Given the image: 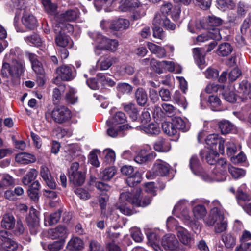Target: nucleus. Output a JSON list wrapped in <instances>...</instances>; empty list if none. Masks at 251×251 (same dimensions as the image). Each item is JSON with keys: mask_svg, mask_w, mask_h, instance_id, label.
Wrapping results in <instances>:
<instances>
[{"mask_svg": "<svg viewBox=\"0 0 251 251\" xmlns=\"http://www.w3.org/2000/svg\"><path fill=\"white\" fill-rule=\"evenodd\" d=\"M129 191L121 193L118 202L115 206L123 214L130 215L133 213L131 208L128 206L127 202L131 203L135 206L145 207L150 204L151 199L148 196L141 195L140 188H135Z\"/></svg>", "mask_w": 251, "mask_h": 251, "instance_id": "1", "label": "nucleus"}, {"mask_svg": "<svg viewBox=\"0 0 251 251\" xmlns=\"http://www.w3.org/2000/svg\"><path fill=\"white\" fill-rule=\"evenodd\" d=\"M45 117L49 122L54 121L58 124H62L71 118V112L67 107L58 105L52 110H48L45 113Z\"/></svg>", "mask_w": 251, "mask_h": 251, "instance_id": "2", "label": "nucleus"}, {"mask_svg": "<svg viewBox=\"0 0 251 251\" xmlns=\"http://www.w3.org/2000/svg\"><path fill=\"white\" fill-rule=\"evenodd\" d=\"M205 222L208 226L215 224V231L217 233L225 231L227 226V223L225 220L223 212L217 207L213 208L211 210L210 215Z\"/></svg>", "mask_w": 251, "mask_h": 251, "instance_id": "3", "label": "nucleus"}, {"mask_svg": "<svg viewBox=\"0 0 251 251\" xmlns=\"http://www.w3.org/2000/svg\"><path fill=\"white\" fill-rule=\"evenodd\" d=\"M239 92L242 93L243 98L238 97L232 91H225L223 93L224 99L227 101L233 103L238 100L244 101V99H251V84L246 80H243L239 84Z\"/></svg>", "mask_w": 251, "mask_h": 251, "instance_id": "4", "label": "nucleus"}, {"mask_svg": "<svg viewBox=\"0 0 251 251\" xmlns=\"http://www.w3.org/2000/svg\"><path fill=\"white\" fill-rule=\"evenodd\" d=\"M25 67V62L22 60H14L11 64L3 63L1 74L3 77H7L10 75L13 78H19L24 73Z\"/></svg>", "mask_w": 251, "mask_h": 251, "instance_id": "5", "label": "nucleus"}, {"mask_svg": "<svg viewBox=\"0 0 251 251\" xmlns=\"http://www.w3.org/2000/svg\"><path fill=\"white\" fill-rule=\"evenodd\" d=\"M91 37L98 44L95 50V52L97 55H100V49L115 51L118 46V42L116 40L107 38L99 32L92 33Z\"/></svg>", "mask_w": 251, "mask_h": 251, "instance_id": "6", "label": "nucleus"}, {"mask_svg": "<svg viewBox=\"0 0 251 251\" xmlns=\"http://www.w3.org/2000/svg\"><path fill=\"white\" fill-rule=\"evenodd\" d=\"M162 245L166 250L185 251L184 248L179 244L176 236L172 234H167L163 237Z\"/></svg>", "mask_w": 251, "mask_h": 251, "instance_id": "7", "label": "nucleus"}, {"mask_svg": "<svg viewBox=\"0 0 251 251\" xmlns=\"http://www.w3.org/2000/svg\"><path fill=\"white\" fill-rule=\"evenodd\" d=\"M104 24L109 25V29L114 31H123L128 29L130 25L129 21L126 19L119 18L118 19L107 21H101L100 26L102 28H106L103 26Z\"/></svg>", "mask_w": 251, "mask_h": 251, "instance_id": "8", "label": "nucleus"}, {"mask_svg": "<svg viewBox=\"0 0 251 251\" xmlns=\"http://www.w3.org/2000/svg\"><path fill=\"white\" fill-rule=\"evenodd\" d=\"M0 239L1 246L6 251H15L19 248L18 244L12 239V234L6 230L0 231Z\"/></svg>", "mask_w": 251, "mask_h": 251, "instance_id": "9", "label": "nucleus"}, {"mask_svg": "<svg viewBox=\"0 0 251 251\" xmlns=\"http://www.w3.org/2000/svg\"><path fill=\"white\" fill-rule=\"evenodd\" d=\"M225 141L221 138L219 135L213 134L209 135L205 139L206 144L210 148L211 151H216V146L218 144L219 151L220 153H224V145Z\"/></svg>", "mask_w": 251, "mask_h": 251, "instance_id": "10", "label": "nucleus"}, {"mask_svg": "<svg viewBox=\"0 0 251 251\" xmlns=\"http://www.w3.org/2000/svg\"><path fill=\"white\" fill-rule=\"evenodd\" d=\"M68 230L64 226L59 225L56 227L48 230V235L51 239H59V241L64 242L65 239L68 235Z\"/></svg>", "mask_w": 251, "mask_h": 251, "instance_id": "11", "label": "nucleus"}, {"mask_svg": "<svg viewBox=\"0 0 251 251\" xmlns=\"http://www.w3.org/2000/svg\"><path fill=\"white\" fill-rule=\"evenodd\" d=\"M79 11L77 8L68 9L56 17V21L58 23L73 22L79 16Z\"/></svg>", "mask_w": 251, "mask_h": 251, "instance_id": "12", "label": "nucleus"}, {"mask_svg": "<svg viewBox=\"0 0 251 251\" xmlns=\"http://www.w3.org/2000/svg\"><path fill=\"white\" fill-rule=\"evenodd\" d=\"M107 2V5L118 3L119 4V9L123 12L129 10L131 8H135L138 6V0H103Z\"/></svg>", "mask_w": 251, "mask_h": 251, "instance_id": "13", "label": "nucleus"}, {"mask_svg": "<svg viewBox=\"0 0 251 251\" xmlns=\"http://www.w3.org/2000/svg\"><path fill=\"white\" fill-rule=\"evenodd\" d=\"M216 165V175L217 176L215 178L217 181H223L226 179V170L227 168L226 161L225 158H221L215 163Z\"/></svg>", "mask_w": 251, "mask_h": 251, "instance_id": "14", "label": "nucleus"}, {"mask_svg": "<svg viewBox=\"0 0 251 251\" xmlns=\"http://www.w3.org/2000/svg\"><path fill=\"white\" fill-rule=\"evenodd\" d=\"M74 68L72 66L63 65L56 70V72L62 80L69 81L75 77Z\"/></svg>", "mask_w": 251, "mask_h": 251, "instance_id": "15", "label": "nucleus"}, {"mask_svg": "<svg viewBox=\"0 0 251 251\" xmlns=\"http://www.w3.org/2000/svg\"><path fill=\"white\" fill-rule=\"evenodd\" d=\"M156 156V153L152 151L147 153V150L142 149L138 153L137 155L134 157L135 162L139 164H144L148 161L153 159Z\"/></svg>", "mask_w": 251, "mask_h": 251, "instance_id": "16", "label": "nucleus"}, {"mask_svg": "<svg viewBox=\"0 0 251 251\" xmlns=\"http://www.w3.org/2000/svg\"><path fill=\"white\" fill-rule=\"evenodd\" d=\"M153 173L157 175L165 176L169 174L170 166L166 162L157 160L153 167Z\"/></svg>", "mask_w": 251, "mask_h": 251, "instance_id": "17", "label": "nucleus"}, {"mask_svg": "<svg viewBox=\"0 0 251 251\" xmlns=\"http://www.w3.org/2000/svg\"><path fill=\"white\" fill-rule=\"evenodd\" d=\"M15 159L16 162L24 165L33 163L36 161V157L34 155L25 152L17 154Z\"/></svg>", "mask_w": 251, "mask_h": 251, "instance_id": "18", "label": "nucleus"}, {"mask_svg": "<svg viewBox=\"0 0 251 251\" xmlns=\"http://www.w3.org/2000/svg\"><path fill=\"white\" fill-rule=\"evenodd\" d=\"M26 55L30 60L33 71L37 74L43 75L44 70L42 63L38 59V57L34 53L26 52Z\"/></svg>", "mask_w": 251, "mask_h": 251, "instance_id": "19", "label": "nucleus"}, {"mask_svg": "<svg viewBox=\"0 0 251 251\" xmlns=\"http://www.w3.org/2000/svg\"><path fill=\"white\" fill-rule=\"evenodd\" d=\"M222 37L220 34L219 29L214 30V32L208 31L199 35L197 38L198 42H204L212 39L214 40H220Z\"/></svg>", "mask_w": 251, "mask_h": 251, "instance_id": "20", "label": "nucleus"}, {"mask_svg": "<svg viewBox=\"0 0 251 251\" xmlns=\"http://www.w3.org/2000/svg\"><path fill=\"white\" fill-rule=\"evenodd\" d=\"M177 235L180 241L184 245H190L193 242L192 238L187 230L182 226L177 227Z\"/></svg>", "mask_w": 251, "mask_h": 251, "instance_id": "21", "label": "nucleus"}, {"mask_svg": "<svg viewBox=\"0 0 251 251\" xmlns=\"http://www.w3.org/2000/svg\"><path fill=\"white\" fill-rule=\"evenodd\" d=\"M55 43L57 46L62 48L68 47L71 48L73 44V41L70 37L62 32H58V34L56 36Z\"/></svg>", "mask_w": 251, "mask_h": 251, "instance_id": "22", "label": "nucleus"}, {"mask_svg": "<svg viewBox=\"0 0 251 251\" xmlns=\"http://www.w3.org/2000/svg\"><path fill=\"white\" fill-rule=\"evenodd\" d=\"M193 56L198 66L201 69L205 66V53L201 48H196L193 49Z\"/></svg>", "mask_w": 251, "mask_h": 251, "instance_id": "23", "label": "nucleus"}, {"mask_svg": "<svg viewBox=\"0 0 251 251\" xmlns=\"http://www.w3.org/2000/svg\"><path fill=\"white\" fill-rule=\"evenodd\" d=\"M22 22L27 28L33 29L37 26V21L32 15L25 13L22 17Z\"/></svg>", "mask_w": 251, "mask_h": 251, "instance_id": "24", "label": "nucleus"}, {"mask_svg": "<svg viewBox=\"0 0 251 251\" xmlns=\"http://www.w3.org/2000/svg\"><path fill=\"white\" fill-rule=\"evenodd\" d=\"M171 148L170 142L162 138L158 139L154 144V150L159 152H168Z\"/></svg>", "mask_w": 251, "mask_h": 251, "instance_id": "25", "label": "nucleus"}, {"mask_svg": "<svg viewBox=\"0 0 251 251\" xmlns=\"http://www.w3.org/2000/svg\"><path fill=\"white\" fill-rule=\"evenodd\" d=\"M138 129L143 130L146 133L151 135H157L160 133L159 125L156 123H151L147 126H139Z\"/></svg>", "mask_w": 251, "mask_h": 251, "instance_id": "26", "label": "nucleus"}, {"mask_svg": "<svg viewBox=\"0 0 251 251\" xmlns=\"http://www.w3.org/2000/svg\"><path fill=\"white\" fill-rule=\"evenodd\" d=\"M240 246L245 249V251H251V233L247 231H243L240 238Z\"/></svg>", "mask_w": 251, "mask_h": 251, "instance_id": "27", "label": "nucleus"}, {"mask_svg": "<svg viewBox=\"0 0 251 251\" xmlns=\"http://www.w3.org/2000/svg\"><path fill=\"white\" fill-rule=\"evenodd\" d=\"M116 59L111 57H101L97 62V66L101 70H106L116 62Z\"/></svg>", "mask_w": 251, "mask_h": 251, "instance_id": "28", "label": "nucleus"}, {"mask_svg": "<svg viewBox=\"0 0 251 251\" xmlns=\"http://www.w3.org/2000/svg\"><path fill=\"white\" fill-rule=\"evenodd\" d=\"M226 154L231 157L241 148L240 145L237 146L235 139H231L229 141H227L226 143Z\"/></svg>", "mask_w": 251, "mask_h": 251, "instance_id": "29", "label": "nucleus"}, {"mask_svg": "<svg viewBox=\"0 0 251 251\" xmlns=\"http://www.w3.org/2000/svg\"><path fill=\"white\" fill-rule=\"evenodd\" d=\"M233 48L228 43H224L219 45L217 50V54L219 56L225 57L229 55L232 52Z\"/></svg>", "mask_w": 251, "mask_h": 251, "instance_id": "30", "label": "nucleus"}, {"mask_svg": "<svg viewBox=\"0 0 251 251\" xmlns=\"http://www.w3.org/2000/svg\"><path fill=\"white\" fill-rule=\"evenodd\" d=\"M222 23L223 20L221 18L213 15L210 16L208 17L207 28L209 30H212V32H214V30L218 29L215 27L221 25Z\"/></svg>", "mask_w": 251, "mask_h": 251, "instance_id": "31", "label": "nucleus"}, {"mask_svg": "<svg viewBox=\"0 0 251 251\" xmlns=\"http://www.w3.org/2000/svg\"><path fill=\"white\" fill-rule=\"evenodd\" d=\"M53 27L56 33L57 32H62L67 31L68 33H72L73 31V26L70 24H63L59 23L54 24Z\"/></svg>", "mask_w": 251, "mask_h": 251, "instance_id": "32", "label": "nucleus"}, {"mask_svg": "<svg viewBox=\"0 0 251 251\" xmlns=\"http://www.w3.org/2000/svg\"><path fill=\"white\" fill-rule=\"evenodd\" d=\"M83 247V242L78 237L72 238L67 244V248L70 250H80Z\"/></svg>", "mask_w": 251, "mask_h": 251, "instance_id": "33", "label": "nucleus"}, {"mask_svg": "<svg viewBox=\"0 0 251 251\" xmlns=\"http://www.w3.org/2000/svg\"><path fill=\"white\" fill-rule=\"evenodd\" d=\"M135 98L137 103L140 106L144 105L148 100L147 93L143 88H138L135 92Z\"/></svg>", "mask_w": 251, "mask_h": 251, "instance_id": "34", "label": "nucleus"}, {"mask_svg": "<svg viewBox=\"0 0 251 251\" xmlns=\"http://www.w3.org/2000/svg\"><path fill=\"white\" fill-rule=\"evenodd\" d=\"M193 213L195 219H203L207 214V211L203 205L198 204L193 208Z\"/></svg>", "mask_w": 251, "mask_h": 251, "instance_id": "35", "label": "nucleus"}, {"mask_svg": "<svg viewBox=\"0 0 251 251\" xmlns=\"http://www.w3.org/2000/svg\"><path fill=\"white\" fill-rule=\"evenodd\" d=\"M162 128L163 132L169 136L177 134V131L173 123L164 122L162 124Z\"/></svg>", "mask_w": 251, "mask_h": 251, "instance_id": "36", "label": "nucleus"}, {"mask_svg": "<svg viewBox=\"0 0 251 251\" xmlns=\"http://www.w3.org/2000/svg\"><path fill=\"white\" fill-rule=\"evenodd\" d=\"M61 211L59 210L58 211L51 214L50 215L45 217V222L46 225L51 226L56 224L59 221L61 217Z\"/></svg>", "mask_w": 251, "mask_h": 251, "instance_id": "37", "label": "nucleus"}, {"mask_svg": "<svg viewBox=\"0 0 251 251\" xmlns=\"http://www.w3.org/2000/svg\"><path fill=\"white\" fill-rule=\"evenodd\" d=\"M123 106L125 111L129 114L132 121L136 120L138 117V111L135 105L132 103H128L123 104Z\"/></svg>", "mask_w": 251, "mask_h": 251, "instance_id": "38", "label": "nucleus"}, {"mask_svg": "<svg viewBox=\"0 0 251 251\" xmlns=\"http://www.w3.org/2000/svg\"><path fill=\"white\" fill-rule=\"evenodd\" d=\"M38 175V171L34 168H32L27 173L26 175L23 177L22 182L25 185H28L33 181Z\"/></svg>", "mask_w": 251, "mask_h": 251, "instance_id": "39", "label": "nucleus"}, {"mask_svg": "<svg viewBox=\"0 0 251 251\" xmlns=\"http://www.w3.org/2000/svg\"><path fill=\"white\" fill-rule=\"evenodd\" d=\"M14 218L9 214L4 215L2 220L1 222V226L2 227L10 229L13 228L14 226Z\"/></svg>", "mask_w": 251, "mask_h": 251, "instance_id": "40", "label": "nucleus"}, {"mask_svg": "<svg viewBox=\"0 0 251 251\" xmlns=\"http://www.w3.org/2000/svg\"><path fill=\"white\" fill-rule=\"evenodd\" d=\"M136 8L133 13L132 18L134 20H137L143 17L146 15V12L147 9L146 5H141L138 2V6H136Z\"/></svg>", "mask_w": 251, "mask_h": 251, "instance_id": "41", "label": "nucleus"}, {"mask_svg": "<svg viewBox=\"0 0 251 251\" xmlns=\"http://www.w3.org/2000/svg\"><path fill=\"white\" fill-rule=\"evenodd\" d=\"M218 8L221 10L225 11L227 9H233L235 3L233 0H217Z\"/></svg>", "mask_w": 251, "mask_h": 251, "instance_id": "42", "label": "nucleus"}, {"mask_svg": "<svg viewBox=\"0 0 251 251\" xmlns=\"http://www.w3.org/2000/svg\"><path fill=\"white\" fill-rule=\"evenodd\" d=\"M222 239L227 248H233L235 245L236 238L230 233L223 234Z\"/></svg>", "mask_w": 251, "mask_h": 251, "instance_id": "43", "label": "nucleus"}, {"mask_svg": "<svg viewBox=\"0 0 251 251\" xmlns=\"http://www.w3.org/2000/svg\"><path fill=\"white\" fill-rule=\"evenodd\" d=\"M141 181V176L140 173L136 172L126 179L127 184L131 187L136 186Z\"/></svg>", "mask_w": 251, "mask_h": 251, "instance_id": "44", "label": "nucleus"}, {"mask_svg": "<svg viewBox=\"0 0 251 251\" xmlns=\"http://www.w3.org/2000/svg\"><path fill=\"white\" fill-rule=\"evenodd\" d=\"M111 123L113 125L122 124L126 121V117L124 113L119 111L117 112L112 117L111 121L109 120Z\"/></svg>", "mask_w": 251, "mask_h": 251, "instance_id": "45", "label": "nucleus"}, {"mask_svg": "<svg viewBox=\"0 0 251 251\" xmlns=\"http://www.w3.org/2000/svg\"><path fill=\"white\" fill-rule=\"evenodd\" d=\"M74 179H72L71 177H69V179L74 185L80 186L84 182L85 179V174L82 171L74 175Z\"/></svg>", "mask_w": 251, "mask_h": 251, "instance_id": "46", "label": "nucleus"}, {"mask_svg": "<svg viewBox=\"0 0 251 251\" xmlns=\"http://www.w3.org/2000/svg\"><path fill=\"white\" fill-rule=\"evenodd\" d=\"M173 123L177 131V129L182 130L183 131H186L188 130L185 121L180 117L175 118Z\"/></svg>", "mask_w": 251, "mask_h": 251, "instance_id": "47", "label": "nucleus"}, {"mask_svg": "<svg viewBox=\"0 0 251 251\" xmlns=\"http://www.w3.org/2000/svg\"><path fill=\"white\" fill-rule=\"evenodd\" d=\"M25 40L30 46H39L41 44V39L39 36L37 34L26 37Z\"/></svg>", "mask_w": 251, "mask_h": 251, "instance_id": "48", "label": "nucleus"}, {"mask_svg": "<svg viewBox=\"0 0 251 251\" xmlns=\"http://www.w3.org/2000/svg\"><path fill=\"white\" fill-rule=\"evenodd\" d=\"M116 173V170L114 167H109L105 169L100 173V177L105 180H107L113 177Z\"/></svg>", "mask_w": 251, "mask_h": 251, "instance_id": "49", "label": "nucleus"}, {"mask_svg": "<svg viewBox=\"0 0 251 251\" xmlns=\"http://www.w3.org/2000/svg\"><path fill=\"white\" fill-rule=\"evenodd\" d=\"M46 11L49 14H53L57 9V5L51 2L50 0H42Z\"/></svg>", "mask_w": 251, "mask_h": 251, "instance_id": "50", "label": "nucleus"}, {"mask_svg": "<svg viewBox=\"0 0 251 251\" xmlns=\"http://www.w3.org/2000/svg\"><path fill=\"white\" fill-rule=\"evenodd\" d=\"M228 168L229 172L235 178H239L242 177L245 175V172L242 169L237 168L232 166L228 167Z\"/></svg>", "mask_w": 251, "mask_h": 251, "instance_id": "51", "label": "nucleus"}, {"mask_svg": "<svg viewBox=\"0 0 251 251\" xmlns=\"http://www.w3.org/2000/svg\"><path fill=\"white\" fill-rule=\"evenodd\" d=\"M97 77L99 78V82H100L101 87L105 85H108L110 86H113L115 85L114 81L109 77H107L105 75L98 74L97 75Z\"/></svg>", "mask_w": 251, "mask_h": 251, "instance_id": "52", "label": "nucleus"}, {"mask_svg": "<svg viewBox=\"0 0 251 251\" xmlns=\"http://www.w3.org/2000/svg\"><path fill=\"white\" fill-rule=\"evenodd\" d=\"M236 198L238 200V203L240 205H242L241 201H249L251 200V196L250 195L244 192L240 189L237 191Z\"/></svg>", "mask_w": 251, "mask_h": 251, "instance_id": "53", "label": "nucleus"}, {"mask_svg": "<svg viewBox=\"0 0 251 251\" xmlns=\"http://www.w3.org/2000/svg\"><path fill=\"white\" fill-rule=\"evenodd\" d=\"M130 232L132 238L135 242H140L143 240V236L139 228L137 227L132 228Z\"/></svg>", "mask_w": 251, "mask_h": 251, "instance_id": "54", "label": "nucleus"}, {"mask_svg": "<svg viewBox=\"0 0 251 251\" xmlns=\"http://www.w3.org/2000/svg\"><path fill=\"white\" fill-rule=\"evenodd\" d=\"M173 99L175 102L181 105L184 108L187 106L186 99L184 97L182 96L179 91H176L173 95Z\"/></svg>", "mask_w": 251, "mask_h": 251, "instance_id": "55", "label": "nucleus"}, {"mask_svg": "<svg viewBox=\"0 0 251 251\" xmlns=\"http://www.w3.org/2000/svg\"><path fill=\"white\" fill-rule=\"evenodd\" d=\"M161 107L165 114L171 117L176 113V108L171 104L164 103L161 104Z\"/></svg>", "mask_w": 251, "mask_h": 251, "instance_id": "56", "label": "nucleus"}, {"mask_svg": "<svg viewBox=\"0 0 251 251\" xmlns=\"http://www.w3.org/2000/svg\"><path fill=\"white\" fill-rule=\"evenodd\" d=\"M219 128L222 134H226L232 129V126L228 121H223L220 122Z\"/></svg>", "mask_w": 251, "mask_h": 251, "instance_id": "57", "label": "nucleus"}, {"mask_svg": "<svg viewBox=\"0 0 251 251\" xmlns=\"http://www.w3.org/2000/svg\"><path fill=\"white\" fill-rule=\"evenodd\" d=\"M79 165L77 162L72 163L71 165L70 168L68 170L69 177H70L72 179H74V175L81 172L79 170Z\"/></svg>", "mask_w": 251, "mask_h": 251, "instance_id": "58", "label": "nucleus"}, {"mask_svg": "<svg viewBox=\"0 0 251 251\" xmlns=\"http://www.w3.org/2000/svg\"><path fill=\"white\" fill-rule=\"evenodd\" d=\"M105 154V161L107 163H113L115 159V153L114 151L111 149H106L103 151Z\"/></svg>", "mask_w": 251, "mask_h": 251, "instance_id": "59", "label": "nucleus"}, {"mask_svg": "<svg viewBox=\"0 0 251 251\" xmlns=\"http://www.w3.org/2000/svg\"><path fill=\"white\" fill-rule=\"evenodd\" d=\"M150 64L152 69L156 73L158 74L163 73V64L161 63V61H158L155 59H152L150 61Z\"/></svg>", "mask_w": 251, "mask_h": 251, "instance_id": "60", "label": "nucleus"}, {"mask_svg": "<svg viewBox=\"0 0 251 251\" xmlns=\"http://www.w3.org/2000/svg\"><path fill=\"white\" fill-rule=\"evenodd\" d=\"M0 182L2 185V187H4L13 185L14 181L13 178L10 175L4 174L2 176Z\"/></svg>", "mask_w": 251, "mask_h": 251, "instance_id": "61", "label": "nucleus"}, {"mask_svg": "<svg viewBox=\"0 0 251 251\" xmlns=\"http://www.w3.org/2000/svg\"><path fill=\"white\" fill-rule=\"evenodd\" d=\"M119 92L123 94H129L132 91V87L128 83H119L117 86Z\"/></svg>", "mask_w": 251, "mask_h": 251, "instance_id": "62", "label": "nucleus"}, {"mask_svg": "<svg viewBox=\"0 0 251 251\" xmlns=\"http://www.w3.org/2000/svg\"><path fill=\"white\" fill-rule=\"evenodd\" d=\"M64 242L58 241L52 242L48 245L49 251H57L60 250L63 246Z\"/></svg>", "mask_w": 251, "mask_h": 251, "instance_id": "63", "label": "nucleus"}, {"mask_svg": "<svg viewBox=\"0 0 251 251\" xmlns=\"http://www.w3.org/2000/svg\"><path fill=\"white\" fill-rule=\"evenodd\" d=\"M66 100L71 104H74L77 100V97L75 96V91L74 89H70L66 94Z\"/></svg>", "mask_w": 251, "mask_h": 251, "instance_id": "64", "label": "nucleus"}]
</instances>
